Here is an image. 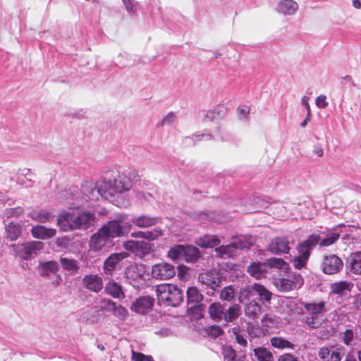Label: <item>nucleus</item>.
<instances>
[{
  "instance_id": "nucleus-19",
  "label": "nucleus",
  "mask_w": 361,
  "mask_h": 361,
  "mask_svg": "<svg viewBox=\"0 0 361 361\" xmlns=\"http://www.w3.org/2000/svg\"><path fill=\"white\" fill-rule=\"evenodd\" d=\"M31 233L35 238L46 240L54 237L56 230L51 228H46L42 225L34 226L31 229Z\"/></svg>"
},
{
  "instance_id": "nucleus-33",
  "label": "nucleus",
  "mask_w": 361,
  "mask_h": 361,
  "mask_svg": "<svg viewBox=\"0 0 361 361\" xmlns=\"http://www.w3.org/2000/svg\"><path fill=\"white\" fill-rule=\"evenodd\" d=\"M30 216L35 221L40 223H47L52 221L54 216L48 211L41 210L38 212H32L30 214Z\"/></svg>"
},
{
  "instance_id": "nucleus-1",
  "label": "nucleus",
  "mask_w": 361,
  "mask_h": 361,
  "mask_svg": "<svg viewBox=\"0 0 361 361\" xmlns=\"http://www.w3.org/2000/svg\"><path fill=\"white\" fill-rule=\"evenodd\" d=\"M95 219L94 214L88 211L78 214L64 212L59 215L57 225L64 232L86 230L92 226Z\"/></svg>"
},
{
  "instance_id": "nucleus-63",
  "label": "nucleus",
  "mask_w": 361,
  "mask_h": 361,
  "mask_svg": "<svg viewBox=\"0 0 361 361\" xmlns=\"http://www.w3.org/2000/svg\"><path fill=\"white\" fill-rule=\"evenodd\" d=\"M313 153L314 154H315L316 156L319 157H321L323 156V149L321 147L319 146H317L314 147V150H313Z\"/></svg>"
},
{
  "instance_id": "nucleus-45",
  "label": "nucleus",
  "mask_w": 361,
  "mask_h": 361,
  "mask_svg": "<svg viewBox=\"0 0 361 361\" xmlns=\"http://www.w3.org/2000/svg\"><path fill=\"white\" fill-rule=\"evenodd\" d=\"M340 238V234L338 233H331L328 234L326 238L320 239L319 246H329L335 243Z\"/></svg>"
},
{
  "instance_id": "nucleus-47",
  "label": "nucleus",
  "mask_w": 361,
  "mask_h": 361,
  "mask_svg": "<svg viewBox=\"0 0 361 361\" xmlns=\"http://www.w3.org/2000/svg\"><path fill=\"white\" fill-rule=\"evenodd\" d=\"M116 303L108 298H102L99 302V310L100 311H107V312H113L114 308Z\"/></svg>"
},
{
  "instance_id": "nucleus-57",
  "label": "nucleus",
  "mask_w": 361,
  "mask_h": 361,
  "mask_svg": "<svg viewBox=\"0 0 361 361\" xmlns=\"http://www.w3.org/2000/svg\"><path fill=\"white\" fill-rule=\"evenodd\" d=\"M278 361H299L298 357L291 353H285L279 357Z\"/></svg>"
},
{
  "instance_id": "nucleus-36",
  "label": "nucleus",
  "mask_w": 361,
  "mask_h": 361,
  "mask_svg": "<svg viewBox=\"0 0 361 361\" xmlns=\"http://www.w3.org/2000/svg\"><path fill=\"white\" fill-rule=\"evenodd\" d=\"M270 342L274 348L278 349H293L295 347V345L293 343L281 337H273L271 338Z\"/></svg>"
},
{
  "instance_id": "nucleus-54",
  "label": "nucleus",
  "mask_w": 361,
  "mask_h": 361,
  "mask_svg": "<svg viewBox=\"0 0 361 361\" xmlns=\"http://www.w3.org/2000/svg\"><path fill=\"white\" fill-rule=\"evenodd\" d=\"M316 105L321 109H324L328 106V102H326V97L324 94L319 95L315 101Z\"/></svg>"
},
{
  "instance_id": "nucleus-58",
  "label": "nucleus",
  "mask_w": 361,
  "mask_h": 361,
  "mask_svg": "<svg viewBox=\"0 0 361 361\" xmlns=\"http://www.w3.org/2000/svg\"><path fill=\"white\" fill-rule=\"evenodd\" d=\"M131 353L132 361H144L145 355L143 353L135 352L134 350H132Z\"/></svg>"
},
{
  "instance_id": "nucleus-32",
  "label": "nucleus",
  "mask_w": 361,
  "mask_h": 361,
  "mask_svg": "<svg viewBox=\"0 0 361 361\" xmlns=\"http://www.w3.org/2000/svg\"><path fill=\"white\" fill-rule=\"evenodd\" d=\"M60 264L64 270L71 272L72 274L78 273L79 266L76 260L66 257H61Z\"/></svg>"
},
{
  "instance_id": "nucleus-42",
  "label": "nucleus",
  "mask_w": 361,
  "mask_h": 361,
  "mask_svg": "<svg viewBox=\"0 0 361 361\" xmlns=\"http://www.w3.org/2000/svg\"><path fill=\"white\" fill-rule=\"evenodd\" d=\"M320 236L317 234H312L307 238L302 241L301 243L304 245L309 250L312 252L317 245H319Z\"/></svg>"
},
{
  "instance_id": "nucleus-64",
  "label": "nucleus",
  "mask_w": 361,
  "mask_h": 361,
  "mask_svg": "<svg viewBox=\"0 0 361 361\" xmlns=\"http://www.w3.org/2000/svg\"><path fill=\"white\" fill-rule=\"evenodd\" d=\"M344 361H357L355 356L352 353H348Z\"/></svg>"
},
{
  "instance_id": "nucleus-48",
  "label": "nucleus",
  "mask_w": 361,
  "mask_h": 361,
  "mask_svg": "<svg viewBox=\"0 0 361 361\" xmlns=\"http://www.w3.org/2000/svg\"><path fill=\"white\" fill-rule=\"evenodd\" d=\"M112 312L115 317L122 321L125 320L128 315V310L121 305H116Z\"/></svg>"
},
{
  "instance_id": "nucleus-37",
  "label": "nucleus",
  "mask_w": 361,
  "mask_h": 361,
  "mask_svg": "<svg viewBox=\"0 0 361 361\" xmlns=\"http://www.w3.org/2000/svg\"><path fill=\"white\" fill-rule=\"evenodd\" d=\"M235 296V290L231 285L224 287L220 292L219 299L223 301L232 302Z\"/></svg>"
},
{
  "instance_id": "nucleus-34",
  "label": "nucleus",
  "mask_w": 361,
  "mask_h": 361,
  "mask_svg": "<svg viewBox=\"0 0 361 361\" xmlns=\"http://www.w3.org/2000/svg\"><path fill=\"white\" fill-rule=\"evenodd\" d=\"M188 303L197 304L203 300L202 294L196 287H189L187 290Z\"/></svg>"
},
{
  "instance_id": "nucleus-30",
  "label": "nucleus",
  "mask_w": 361,
  "mask_h": 361,
  "mask_svg": "<svg viewBox=\"0 0 361 361\" xmlns=\"http://www.w3.org/2000/svg\"><path fill=\"white\" fill-rule=\"evenodd\" d=\"M237 246L234 243L221 245L215 249L217 255L222 258L232 257L236 255Z\"/></svg>"
},
{
  "instance_id": "nucleus-25",
  "label": "nucleus",
  "mask_w": 361,
  "mask_h": 361,
  "mask_svg": "<svg viewBox=\"0 0 361 361\" xmlns=\"http://www.w3.org/2000/svg\"><path fill=\"white\" fill-rule=\"evenodd\" d=\"M261 311L262 306L255 300H252L247 303L244 307L245 316L251 319H257Z\"/></svg>"
},
{
  "instance_id": "nucleus-27",
  "label": "nucleus",
  "mask_w": 361,
  "mask_h": 361,
  "mask_svg": "<svg viewBox=\"0 0 361 361\" xmlns=\"http://www.w3.org/2000/svg\"><path fill=\"white\" fill-rule=\"evenodd\" d=\"M6 238L11 240H17L22 234L23 228L18 223H9L5 228Z\"/></svg>"
},
{
  "instance_id": "nucleus-51",
  "label": "nucleus",
  "mask_w": 361,
  "mask_h": 361,
  "mask_svg": "<svg viewBox=\"0 0 361 361\" xmlns=\"http://www.w3.org/2000/svg\"><path fill=\"white\" fill-rule=\"evenodd\" d=\"M342 341L343 343L346 345H349L350 343L353 340L354 337V333L352 329H346L343 334H342Z\"/></svg>"
},
{
  "instance_id": "nucleus-38",
  "label": "nucleus",
  "mask_w": 361,
  "mask_h": 361,
  "mask_svg": "<svg viewBox=\"0 0 361 361\" xmlns=\"http://www.w3.org/2000/svg\"><path fill=\"white\" fill-rule=\"evenodd\" d=\"M255 355L259 361H273V355L266 348L260 347L254 350Z\"/></svg>"
},
{
  "instance_id": "nucleus-60",
  "label": "nucleus",
  "mask_w": 361,
  "mask_h": 361,
  "mask_svg": "<svg viewBox=\"0 0 361 361\" xmlns=\"http://www.w3.org/2000/svg\"><path fill=\"white\" fill-rule=\"evenodd\" d=\"M23 209L22 207H18L16 208L10 209L8 214L10 216H19L20 214H23Z\"/></svg>"
},
{
  "instance_id": "nucleus-7",
  "label": "nucleus",
  "mask_w": 361,
  "mask_h": 361,
  "mask_svg": "<svg viewBox=\"0 0 361 361\" xmlns=\"http://www.w3.org/2000/svg\"><path fill=\"white\" fill-rule=\"evenodd\" d=\"M344 354V348L338 345H329L319 349L318 357L322 361H341Z\"/></svg>"
},
{
  "instance_id": "nucleus-61",
  "label": "nucleus",
  "mask_w": 361,
  "mask_h": 361,
  "mask_svg": "<svg viewBox=\"0 0 361 361\" xmlns=\"http://www.w3.org/2000/svg\"><path fill=\"white\" fill-rule=\"evenodd\" d=\"M236 342L243 347H246L247 345V340L243 337V335H237L235 336Z\"/></svg>"
},
{
  "instance_id": "nucleus-20",
  "label": "nucleus",
  "mask_w": 361,
  "mask_h": 361,
  "mask_svg": "<svg viewBox=\"0 0 361 361\" xmlns=\"http://www.w3.org/2000/svg\"><path fill=\"white\" fill-rule=\"evenodd\" d=\"M247 271L251 276L256 279L265 278L268 271L265 262H253L247 267Z\"/></svg>"
},
{
  "instance_id": "nucleus-18",
  "label": "nucleus",
  "mask_w": 361,
  "mask_h": 361,
  "mask_svg": "<svg viewBox=\"0 0 361 361\" xmlns=\"http://www.w3.org/2000/svg\"><path fill=\"white\" fill-rule=\"evenodd\" d=\"M127 257L126 252L113 253L104 263V271L106 275H111L116 265Z\"/></svg>"
},
{
  "instance_id": "nucleus-11",
  "label": "nucleus",
  "mask_w": 361,
  "mask_h": 361,
  "mask_svg": "<svg viewBox=\"0 0 361 361\" xmlns=\"http://www.w3.org/2000/svg\"><path fill=\"white\" fill-rule=\"evenodd\" d=\"M290 250L289 239L285 236L274 238L267 247V251L276 255L288 254Z\"/></svg>"
},
{
  "instance_id": "nucleus-46",
  "label": "nucleus",
  "mask_w": 361,
  "mask_h": 361,
  "mask_svg": "<svg viewBox=\"0 0 361 361\" xmlns=\"http://www.w3.org/2000/svg\"><path fill=\"white\" fill-rule=\"evenodd\" d=\"M164 235L163 230L161 228H155L151 231H146L145 239L148 241L157 240Z\"/></svg>"
},
{
  "instance_id": "nucleus-10",
  "label": "nucleus",
  "mask_w": 361,
  "mask_h": 361,
  "mask_svg": "<svg viewBox=\"0 0 361 361\" xmlns=\"http://www.w3.org/2000/svg\"><path fill=\"white\" fill-rule=\"evenodd\" d=\"M176 274L174 266L167 262H160L152 266V276L157 280H169Z\"/></svg>"
},
{
  "instance_id": "nucleus-35",
  "label": "nucleus",
  "mask_w": 361,
  "mask_h": 361,
  "mask_svg": "<svg viewBox=\"0 0 361 361\" xmlns=\"http://www.w3.org/2000/svg\"><path fill=\"white\" fill-rule=\"evenodd\" d=\"M255 293L259 296L260 300H264L269 302L271 300L272 293L268 290L263 285L255 283Z\"/></svg>"
},
{
  "instance_id": "nucleus-5",
  "label": "nucleus",
  "mask_w": 361,
  "mask_h": 361,
  "mask_svg": "<svg viewBox=\"0 0 361 361\" xmlns=\"http://www.w3.org/2000/svg\"><path fill=\"white\" fill-rule=\"evenodd\" d=\"M126 219V215L120 214L117 219L109 221L102 227L111 239L121 237L128 233L132 226L131 224L125 221Z\"/></svg>"
},
{
  "instance_id": "nucleus-43",
  "label": "nucleus",
  "mask_w": 361,
  "mask_h": 361,
  "mask_svg": "<svg viewBox=\"0 0 361 361\" xmlns=\"http://www.w3.org/2000/svg\"><path fill=\"white\" fill-rule=\"evenodd\" d=\"M266 267L271 268L283 269L288 266V264L281 258L271 257L265 262Z\"/></svg>"
},
{
  "instance_id": "nucleus-40",
  "label": "nucleus",
  "mask_w": 361,
  "mask_h": 361,
  "mask_svg": "<svg viewBox=\"0 0 361 361\" xmlns=\"http://www.w3.org/2000/svg\"><path fill=\"white\" fill-rule=\"evenodd\" d=\"M200 241L199 245L203 247H214L220 243L219 239L214 235H204Z\"/></svg>"
},
{
  "instance_id": "nucleus-21",
  "label": "nucleus",
  "mask_w": 361,
  "mask_h": 361,
  "mask_svg": "<svg viewBox=\"0 0 361 361\" xmlns=\"http://www.w3.org/2000/svg\"><path fill=\"white\" fill-rule=\"evenodd\" d=\"M159 219L155 216L148 215H140L134 216L131 221L139 228H147L155 226L159 222Z\"/></svg>"
},
{
  "instance_id": "nucleus-16",
  "label": "nucleus",
  "mask_w": 361,
  "mask_h": 361,
  "mask_svg": "<svg viewBox=\"0 0 361 361\" xmlns=\"http://www.w3.org/2000/svg\"><path fill=\"white\" fill-rule=\"evenodd\" d=\"M38 270L41 276L44 277H49L51 275L56 276V285L60 283L61 281V276L57 274L59 271L58 264L55 261H48L44 263H42L38 267Z\"/></svg>"
},
{
  "instance_id": "nucleus-52",
  "label": "nucleus",
  "mask_w": 361,
  "mask_h": 361,
  "mask_svg": "<svg viewBox=\"0 0 361 361\" xmlns=\"http://www.w3.org/2000/svg\"><path fill=\"white\" fill-rule=\"evenodd\" d=\"M223 333L222 328L219 326H212L208 329V334L214 338L221 336Z\"/></svg>"
},
{
  "instance_id": "nucleus-49",
  "label": "nucleus",
  "mask_w": 361,
  "mask_h": 361,
  "mask_svg": "<svg viewBox=\"0 0 361 361\" xmlns=\"http://www.w3.org/2000/svg\"><path fill=\"white\" fill-rule=\"evenodd\" d=\"M308 259V258L298 255V256L293 259V266L297 269L305 268L307 266Z\"/></svg>"
},
{
  "instance_id": "nucleus-39",
  "label": "nucleus",
  "mask_w": 361,
  "mask_h": 361,
  "mask_svg": "<svg viewBox=\"0 0 361 361\" xmlns=\"http://www.w3.org/2000/svg\"><path fill=\"white\" fill-rule=\"evenodd\" d=\"M183 245H176L169 250L167 257L173 261L178 260L181 257H183Z\"/></svg>"
},
{
  "instance_id": "nucleus-4",
  "label": "nucleus",
  "mask_w": 361,
  "mask_h": 361,
  "mask_svg": "<svg viewBox=\"0 0 361 361\" xmlns=\"http://www.w3.org/2000/svg\"><path fill=\"white\" fill-rule=\"evenodd\" d=\"M131 188V183L125 176H119L113 183L104 182L103 185H95L97 192L105 199L114 193H121L129 190Z\"/></svg>"
},
{
  "instance_id": "nucleus-41",
  "label": "nucleus",
  "mask_w": 361,
  "mask_h": 361,
  "mask_svg": "<svg viewBox=\"0 0 361 361\" xmlns=\"http://www.w3.org/2000/svg\"><path fill=\"white\" fill-rule=\"evenodd\" d=\"M254 292H255L254 284L252 286L247 285V286L241 288L238 293V301L240 302H243L245 300H249L250 298V297L252 296Z\"/></svg>"
},
{
  "instance_id": "nucleus-29",
  "label": "nucleus",
  "mask_w": 361,
  "mask_h": 361,
  "mask_svg": "<svg viewBox=\"0 0 361 361\" xmlns=\"http://www.w3.org/2000/svg\"><path fill=\"white\" fill-rule=\"evenodd\" d=\"M105 291L107 294L110 295L114 298H124L125 294L122 290L121 286L118 285L116 282L112 281H109L106 287Z\"/></svg>"
},
{
  "instance_id": "nucleus-31",
  "label": "nucleus",
  "mask_w": 361,
  "mask_h": 361,
  "mask_svg": "<svg viewBox=\"0 0 361 361\" xmlns=\"http://www.w3.org/2000/svg\"><path fill=\"white\" fill-rule=\"evenodd\" d=\"M298 8L296 1H279L277 10L279 13L291 15Z\"/></svg>"
},
{
  "instance_id": "nucleus-28",
  "label": "nucleus",
  "mask_w": 361,
  "mask_h": 361,
  "mask_svg": "<svg viewBox=\"0 0 361 361\" xmlns=\"http://www.w3.org/2000/svg\"><path fill=\"white\" fill-rule=\"evenodd\" d=\"M183 259L186 262L195 263L200 257V253L193 245H184Z\"/></svg>"
},
{
  "instance_id": "nucleus-9",
  "label": "nucleus",
  "mask_w": 361,
  "mask_h": 361,
  "mask_svg": "<svg viewBox=\"0 0 361 361\" xmlns=\"http://www.w3.org/2000/svg\"><path fill=\"white\" fill-rule=\"evenodd\" d=\"M321 266L323 273L333 275L342 270L343 262L338 256L331 254L324 256Z\"/></svg>"
},
{
  "instance_id": "nucleus-17",
  "label": "nucleus",
  "mask_w": 361,
  "mask_h": 361,
  "mask_svg": "<svg viewBox=\"0 0 361 361\" xmlns=\"http://www.w3.org/2000/svg\"><path fill=\"white\" fill-rule=\"evenodd\" d=\"M346 268L353 275H361V252H353L346 261Z\"/></svg>"
},
{
  "instance_id": "nucleus-53",
  "label": "nucleus",
  "mask_w": 361,
  "mask_h": 361,
  "mask_svg": "<svg viewBox=\"0 0 361 361\" xmlns=\"http://www.w3.org/2000/svg\"><path fill=\"white\" fill-rule=\"evenodd\" d=\"M297 251L299 255L305 257L307 258H310L311 255V251L309 250L304 245L300 243L297 246Z\"/></svg>"
},
{
  "instance_id": "nucleus-55",
  "label": "nucleus",
  "mask_w": 361,
  "mask_h": 361,
  "mask_svg": "<svg viewBox=\"0 0 361 361\" xmlns=\"http://www.w3.org/2000/svg\"><path fill=\"white\" fill-rule=\"evenodd\" d=\"M141 175L139 174V171L136 169L131 170L128 173V180L130 181L137 182L140 180Z\"/></svg>"
},
{
  "instance_id": "nucleus-2",
  "label": "nucleus",
  "mask_w": 361,
  "mask_h": 361,
  "mask_svg": "<svg viewBox=\"0 0 361 361\" xmlns=\"http://www.w3.org/2000/svg\"><path fill=\"white\" fill-rule=\"evenodd\" d=\"M303 307L306 315L302 318V322L309 329H316L322 327L326 321V318L324 317L325 313L328 311L326 302L324 300L304 302Z\"/></svg>"
},
{
  "instance_id": "nucleus-62",
  "label": "nucleus",
  "mask_w": 361,
  "mask_h": 361,
  "mask_svg": "<svg viewBox=\"0 0 361 361\" xmlns=\"http://www.w3.org/2000/svg\"><path fill=\"white\" fill-rule=\"evenodd\" d=\"M145 231H137L130 234L131 237L145 239Z\"/></svg>"
},
{
  "instance_id": "nucleus-14",
  "label": "nucleus",
  "mask_w": 361,
  "mask_h": 361,
  "mask_svg": "<svg viewBox=\"0 0 361 361\" xmlns=\"http://www.w3.org/2000/svg\"><path fill=\"white\" fill-rule=\"evenodd\" d=\"M111 239L106 231L101 227L97 233L93 234L90 238L89 245L91 250L94 251H99L104 248L109 240Z\"/></svg>"
},
{
  "instance_id": "nucleus-56",
  "label": "nucleus",
  "mask_w": 361,
  "mask_h": 361,
  "mask_svg": "<svg viewBox=\"0 0 361 361\" xmlns=\"http://www.w3.org/2000/svg\"><path fill=\"white\" fill-rule=\"evenodd\" d=\"M288 307L290 308V310L296 314H302L303 310L300 307H298V305L294 301H290L288 302Z\"/></svg>"
},
{
  "instance_id": "nucleus-12",
  "label": "nucleus",
  "mask_w": 361,
  "mask_h": 361,
  "mask_svg": "<svg viewBox=\"0 0 361 361\" xmlns=\"http://www.w3.org/2000/svg\"><path fill=\"white\" fill-rule=\"evenodd\" d=\"M124 248L136 255H147L152 251V245L145 240H127L123 244Z\"/></svg>"
},
{
  "instance_id": "nucleus-50",
  "label": "nucleus",
  "mask_w": 361,
  "mask_h": 361,
  "mask_svg": "<svg viewBox=\"0 0 361 361\" xmlns=\"http://www.w3.org/2000/svg\"><path fill=\"white\" fill-rule=\"evenodd\" d=\"M263 326L269 327L276 322V317L271 314H266L261 320Z\"/></svg>"
},
{
  "instance_id": "nucleus-26",
  "label": "nucleus",
  "mask_w": 361,
  "mask_h": 361,
  "mask_svg": "<svg viewBox=\"0 0 361 361\" xmlns=\"http://www.w3.org/2000/svg\"><path fill=\"white\" fill-rule=\"evenodd\" d=\"M298 281V279H295V280L288 278L279 279L276 280V286L279 290L287 292L297 288Z\"/></svg>"
},
{
  "instance_id": "nucleus-6",
  "label": "nucleus",
  "mask_w": 361,
  "mask_h": 361,
  "mask_svg": "<svg viewBox=\"0 0 361 361\" xmlns=\"http://www.w3.org/2000/svg\"><path fill=\"white\" fill-rule=\"evenodd\" d=\"M44 247V243L39 241H31L20 245L13 244L11 247L16 256L23 259L35 257Z\"/></svg>"
},
{
  "instance_id": "nucleus-13",
  "label": "nucleus",
  "mask_w": 361,
  "mask_h": 361,
  "mask_svg": "<svg viewBox=\"0 0 361 361\" xmlns=\"http://www.w3.org/2000/svg\"><path fill=\"white\" fill-rule=\"evenodd\" d=\"M154 302V298L150 296H141L132 303L130 309L137 314H145L152 310Z\"/></svg>"
},
{
  "instance_id": "nucleus-15",
  "label": "nucleus",
  "mask_w": 361,
  "mask_h": 361,
  "mask_svg": "<svg viewBox=\"0 0 361 361\" xmlns=\"http://www.w3.org/2000/svg\"><path fill=\"white\" fill-rule=\"evenodd\" d=\"M82 286L90 291L99 293L103 288V280L97 274L85 275L82 280Z\"/></svg>"
},
{
  "instance_id": "nucleus-23",
  "label": "nucleus",
  "mask_w": 361,
  "mask_h": 361,
  "mask_svg": "<svg viewBox=\"0 0 361 361\" xmlns=\"http://www.w3.org/2000/svg\"><path fill=\"white\" fill-rule=\"evenodd\" d=\"M225 306L220 302H215L209 306L208 313L210 318L217 322L224 319Z\"/></svg>"
},
{
  "instance_id": "nucleus-3",
  "label": "nucleus",
  "mask_w": 361,
  "mask_h": 361,
  "mask_svg": "<svg viewBox=\"0 0 361 361\" xmlns=\"http://www.w3.org/2000/svg\"><path fill=\"white\" fill-rule=\"evenodd\" d=\"M158 302L166 306L176 307L183 300V293L176 285L164 283L156 288Z\"/></svg>"
},
{
  "instance_id": "nucleus-22",
  "label": "nucleus",
  "mask_w": 361,
  "mask_h": 361,
  "mask_svg": "<svg viewBox=\"0 0 361 361\" xmlns=\"http://www.w3.org/2000/svg\"><path fill=\"white\" fill-rule=\"evenodd\" d=\"M353 288V283L348 281H341L330 285V293L343 295L347 292H350Z\"/></svg>"
},
{
  "instance_id": "nucleus-44",
  "label": "nucleus",
  "mask_w": 361,
  "mask_h": 361,
  "mask_svg": "<svg viewBox=\"0 0 361 361\" xmlns=\"http://www.w3.org/2000/svg\"><path fill=\"white\" fill-rule=\"evenodd\" d=\"M222 355L225 360L238 361L235 350L231 345H224L222 347Z\"/></svg>"
},
{
  "instance_id": "nucleus-8",
  "label": "nucleus",
  "mask_w": 361,
  "mask_h": 361,
  "mask_svg": "<svg viewBox=\"0 0 361 361\" xmlns=\"http://www.w3.org/2000/svg\"><path fill=\"white\" fill-rule=\"evenodd\" d=\"M198 281L213 290L221 287L223 280L221 273L216 269L204 271L199 274Z\"/></svg>"
},
{
  "instance_id": "nucleus-24",
  "label": "nucleus",
  "mask_w": 361,
  "mask_h": 361,
  "mask_svg": "<svg viewBox=\"0 0 361 361\" xmlns=\"http://www.w3.org/2000/svg\"><path fill=\"white\" fill-rule=\"evenodd\" d=\"M241 315V307L239 304H233L224 310V321L226 323L234 322Z\"/></svg>"
},
{
  "instance_id": "nucleus-59",
  "label": "nucleus",
  "mask_w": 361,
  "mask_h": 361,
  "mask_svg": "<svg viewBox=\"0 0 361 361\" xmlns=\"http://www.w3.org/2000/svg\"><path fill=\"white\" fill-rule=\"evenodd\" d=\"M353 305L357 310H361V294L355 295Z\"/></svg>"
}]
</instances>
